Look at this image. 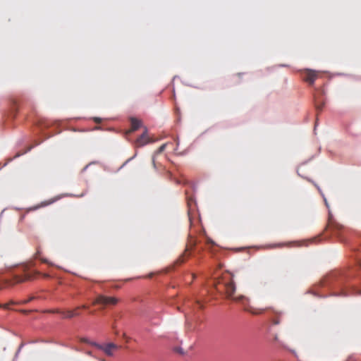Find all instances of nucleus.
<instances>
[{"mask_svg":"<svg viewBox=\"0 0 361 361\" xmlns=\"http://www.w3.org/2000/svg\"><path fill=\"white\" fill-rule=\"evenodd\" d=\"M318 76L319 73L313 70L306 69L302 72V79L311 85L314 84Z\"/></svg>","mask_w":361,"mask_h":361,"instance_id":"6","label":"nucleus"},{"mask_svg":"<svg viewBox=\"0 0 361 361\" xmlns=\"http://www.w3.org/2000/svg\"><path fill=\"white\" fill-rule=\"evenodd\" d=\"M195 245H196V242L195 240H191L189 245H187L184 252L176 259V261L175 262V263L173 266H171V267L164 269L159 271L151 272L147 276V278H152V276H154L155 275H158V274H166L171 269H172L174 267V266L183 264L185 261V259L190 257V251L191 250L194 249Z\"/></svg>","mask_w":361,"mask_h":361,"instance_id":"1","label":"nucleus"},{"mask_svg":"<svg viewBox=\"0 0 361 361\" xmlns=\"http://www.w3.org/2000/svg\"><path fill=\"white\" fill-rule=\"evenodd\" d=\"M32 298H30L28 300H23V301H21L20 302H21V303H26V302H27L28 301H30V300H32Z\"/></svg>","mask_w":361,"mask_h":361,"instance_id":"17","label":"nucleus"},{"mask_svg":"<svg viewBox=\"0 0 361 361\" xmlns=\"http://www.w3.org/2000/svg\"><path fill=\"white\" fill-rule=\"evenodd\" d=\"M39 273L34 270L24 269L23 274H16L14 276V283H20L25 281L32 280L36 277Z\"/></svg>","mask_w":361,"mask_h":361,"instance_id":"3","label":"nucleus"},{"mask_svg":"<svg viewBox=\"0 0 361 361\" xmlns=\"http://www.w3.org/2000/svg\"><path fill=\"white\" fill-rule=\"evenodd\" d=\"M80 342H82V343H85L90 344V345H92V346H93V343H94V342H93V341H90V340H89L88 338H81L80 339Z\"/></svg>","mask_w":361,"mask_h":361,"instance_id":"15","label":"nucleus"},{"mask_svg":"<svg viewBox=\"0 0 361 361\" xmlns=\"http://www.w3.org/2000/svg\"><path fill=\"white\" fill-rule=\"evenodd\" d=\"M343 228V226L339 223L336 222V220L332 217L331 215L329 216L328 224L326 226V229H330L335 233L341 231Z\"/></svg>","mask_w":361,"mask_h":361,"instance_id":"7","label":"nucleus"},{"mask_svg":"<svg viewBox=\"0 0 361 361\" xmlns=\"http://www.w3.org/2000/svg\"><path fill=\"white\" fill-rule=\"evenodd\" d=\"M95 121H96V122L99 123V122H100L101 120H100V118H95Z\"/></svg>","mask_w":361,"mask_h":361,"instance_id":"19","label":"nucleus"},{"mask_svg":"<svg viewBox=\"0 0 361 361\" xmlns=\"http://www.w3.org/2000/svg\"><path fill=\"white\" fill-rule=\"evenodd\" d=\"M11 282H2V283H0V290H3L4 286H9L11 285Z\"/></svg>","mask_w":361,"mask_h":361,"instance_id":"16","label":"nucleus"},{"mask_svg":"<svg viewBox=\"0 0 361 361\" xmlns=\"http://www.w3.org/2000/svg\"><path fill=\"white\" fill-rule=\"evenodd\" d=\"M194 302L195 303L198 308L201 309L204 307L206 300L201 298H195L194 300Z\"/></svg>","mask_w":361,"mask_h":361,"instance_id":"13","label":"nucleus"},{"mask_svg":"<svg viewBox=\"0 0 361 361\" xmlns=\"http://www.w3.org/2000/svg\"><path fill=\"white\" fill-rule=\"evenodd\" d=\"M192 277L193 279L195 277V275L194 274H192Z\"/></svg>","mask_w":361,"mask_h":361,"instance_id":"22","label":"nucleus"},{"mask_svg":"<svg viewBox=\"0 0 361 361\" xmlns=\"http://www.w3.org/2000/svg\"><path fill=\"white\" fill-rule=\"evenodd\" d=\"M355 293H360L361 294V290L357 291V292H355Z\"/></svg>","mask_w":361,"mask_h":361,"instance_id":"20","label":"nucleus"},{"mask_svg":"<svg viewBox=\"0 0 361 361\" xmlns=\"http://www.w3.org/2000/svg\"><path fill=\"white\" fill-rule=\"evenodd\" d=\"M49 312L60 313V314H61L63 318H66V319H70V318H72V317L79 314V313L77 312V310L60 311L58 309L49 310Z\"/></svg>","mask_w":361,"mask_h":361,"instance_id":"9","label":"nucleus"},{"mask_svg":"<svg viewBox=\"0 0 361 361\" xmlns=\"http://www.w3.org/2000/svg\"><path fill=\"white\" fill-rule=\"evenodd\" d=\"M86 354L90 355V356H92V353L91 351H87Z\"/></svg>","mask_w":361,"mask_h":361,"instance_id":"18","label":"nucleus"},{"mask_svg":"<svg viewBox=\"0 0 361 361\" xmlns=\"http://www.w3.org/2000/svg\"><path fill=\"white\" fill-rule=\"evenodd\" d=\"M324 105V103L323 102H316L315 106H316L317 111H321L323 109Z\"/></svg>","mask_w":361,"mask_h":361,"instance_id":"14","label":"nucleus"},{"mask_svg":"<svg viewBox=\"0 0 361 361\" xmlns=\"http://www.w3.org/2000/svg\"><path fill=\"white\" fill-rule=\"evenodd\" d=\"M189 220H190V221L191 222V218H190V216H189Z\"/></svg>","mask_w":361,"mask_h":361,"instance_id":"23","label":"nucleus"},{"mask_svg":"<svg viewBox=\"0 0 361 361\" xmlns=\"http://www.w3.org/2000/svg\"><path fill=\"white\" fill-rule=\"evenodd\" d=\"M228 298L235 302H240L243 305L244 310L247 312H250L252 314H260L264 310L262 309H255L253 307L250 306L249 305L248 299L243 295L238 297H232V295H229V297Z\"/></svg>","mask_w":361,"mask_h":361,"instance_id":"2","label":"nucleus"},{"mask_svg":"<svg viewBox=\"0 0 361 361\" xmlns=\"http://www.w3.org/2000/svg\"><path fill=\"white\" fill-rule=\"evenodd\" d=\"M152 142L147 135V130L137 138L135 142V147H141L147 145V143Z\"/></svg>","mask_w":361,"mask_h":361,"instance_id":"8","label":"nucleus"},{"mask_svg":"<svg viewBox=\"0 0 361 361\" xmlns=\"http://www.w3.org/2000/svg\"><path fill=\"white\" fill-rule=\"evenodd\" d=\"M224 286L226 288L225 293H233L235 291V286L232 279H230L228 281L226 282Z\"/></svg>","mask_w":361,"mask_h":361,"instance_id":"11","label":"nucleus"},{"mask_svg":"<svg viewBox=\"0 0 361 361\" xmlns=\"http://www.w3.org/2000/svg\"><path fill=\"white\" fill-rule=\"evenodd\" d=\"M93 346H94L99 350H102L108 356H112L114 355V352L119 348L118 345L113 343H109L105 344L94 343Z\"/></svg>","mask_w":361,"mask_h":361,"instance_id":"4","label":"nucleus"},{"mask_svg":"<svg viewBox=\"0 0 361 361\" xmlns=\"http://www.w3.org/2000/svg\"><path fill=\"white\" fill-rule=\"evenodd\" d=\"M309 293H310V292ZM311 293L314 294L316 293L314 291H313V292H311Z\"/></svg>","mask_w":361,"mask_h":361,"instance_id":"21","label":"nucleus"},{"mask_svg":"<svg viewBox=\"0 0 361 361\" xmlns=\"http://www.w3.org/2000/svg\"><path fill=\"white\" fill-rule=\"evenodd\" d=\"M130 124H131V128L129 130V133H132V132H134V131L138 130L142 126V121L137 118H130Z\"/></svg>","mask_w":361,"mask_h":361,"instance_id":"10","label":"nucleus"},{"mask_svg":"<svg viewBox=\"0 0 361 361\" xmlns=\"http://www.w3.org/2000/svg\"><path fill=\"white\" fill-rule=\"evenodd\" d=\"M166 144H163L161 145L157 150L156 152L154 153V155L152 157V164L154 166V168H156V157L158 154H161V152H163L164 151V149H166Z\"/></svg>","mask_w":361,"mask_h":361,"instance_id":"12","label":"nucleus"},{"mask_svg":"<svg viewBox=\"0 0 361 361\" xmlns=\"http://www.w3.org/2000/svg\"><path fill=\"white\" fill-rule=\"evenodd\" d=\"M118 300L115 298L108 297L106 295H98L94 299V305H109L116 304Z\"/></svg>","mask_w":361,"mask_h":361,"instance_id":"5","label":"nucleus"}]
</instances>
